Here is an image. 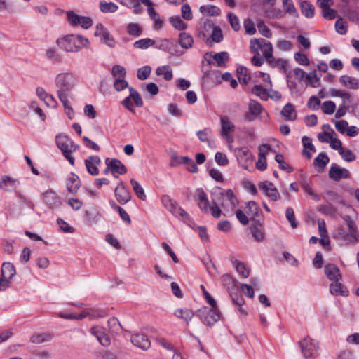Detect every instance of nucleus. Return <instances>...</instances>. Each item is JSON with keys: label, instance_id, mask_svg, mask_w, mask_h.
Segmentation results:
<instances>
[{"label": "nucleus", "instance_id": "f257e3e1", "mask_svg": "<svg viewBox=\"0 0 359 359\" xmlns=\"http://www.w3.org/2000/svg\"><path fill=\"white\" fill-rule=\"evenodd\" d=\"M55 83L58 88L57 95L64 107L67 108V99L72 97L71 90L76 83V79L70 72L58 74L55 79Z\"/></svg>", "mask_w": 359, "mask_h": 359}, {"label": "nucleus", "instance_id": "f03ea898", "mask_svg": "<svg viewBox=\"0 0 359 359\" xmlns=\"http://www.w3.org/2000/svg\"><path fill=\"white\" fill-rule=\"evenodd\" d=\"M56 144L60 149L64 157L72 165H74V158L72 154L79 149V146L68 136L65 135H58L56 136Z\"/></svg>", "mask_w": 359, "mask_h": 359}, {"label": "nucleus", "instance_id": "7ed1b4c3", "mask_svg": "<svg viewBox=\"0 0 359 359\" xmlns=\"http://www.w3.org/2000/svg\"><path fill=\"white\" fill-rule=\"evenodd\" d=\"M59 46L67 52H76L82 47H87L89 41L79 35H69L57 40Z\"/></svg>", "mask_w": 359, "mask_h": 359}, {"label": "nucleus", "instance_id": "20e7f679", "mask_svg": "<svg viewBox=\"0 0 359 359\" xmlns=\"http://www.w3.org/2000/svg\"><path fill=\"white\" fill-rule=\"evenodd\" d=\"M220 311L217 307L203 306L196 312V316L208 326H212L220 319Z\"/></svg>", "mask_w": 359, "mask_h": 359}, {"label": "nucleus", "instance_id": "39448f33", "mask_svg": "<svg viewBox=\"0 0 359 359\" xmlns=\"http://www.w3.org/2000/svg\"><path fill=\"white\" fill-rule=\"evenodd\" d=\"M261 50L263 57L269 61L273 56V46L271 42L264 39H252L250 41V50L252 53L259 55V50Z\"/></svg>", "mask_w": 359, "mask_h": 359}, {"label": "nucleus", "instance_id": "423d86ee", "mask_svg": "<svg viewBox=\"0 0 359 359\" xmlns=\"http://www.w3.org/2000/svg\"><path fill=\"white\" fill-rule=\"evenodd\" d=\"M299 346L305 358L313 359L318 355V342L310 337H306L299 342Z\"/></svg>", "mask_w": 359, "mask_h": 359}, {"label": "nucleus", "instance_id": "0eeeda50", "mask_svg": "<svg viewBox=\"0 0 359 359\" xmlns=\"http://www.w3.org/2000/svg\"><path fill=\"white\" fill-rule=\"evenodd\" d=\"M259 189L272 201H276L280 198V195L274 184L269 181L261 182L258 184Z\"/></svg>", "mask_w": 359, "mask_h": 359}, {"label": "nucleus", "instance_id": "6e6552de", "mask_svg": "<svg viewBox=\"0 0 359 359\" xmlns=\"http://www.w3.org/2000/svg\"><path fill=\"white\" fill-rule=\"evenodd\" d=\"M95 36L100 37L101 42L105 43L108 46L111 48L115 46L114 39L110 35L108 30L102 25V24L99 23L97 25Z\"/></svg>", "mask_w": 359, "mask_h": 359}, {"label": "nucleus", "instance_id": "1a4fd4ad", "mask_svg": "<svg viewBox=\"0 0 359 359\" xmlns=\"http://www.w3.org/2000/svg\"><path fill=\"white\" fill-rule=\"evenodd\" d=\"M114 194L117 201L124 205L131 199V194L123 182L118 183L114 190Z\"/></svg>", "mask_w": 359, "mask_h": 359}, {"label": "nucleus", "instance_id": "9d476101", "mask_svg": "<svg viewBox=\"0 0 359 359\" xmlns=\"http://www.w3.org/2000/svg\"><path fill=\"white\" fill-rule=\"evenodd\" d=\"M246 212L250 217V220L252 222H256L257 220L264 221L262 215V212L258 204L254 201H249L246 205Z\"/></svg>", "mask_w": 359, "mask_h": 359}, {"label": "nucleus", "instance_id": "9b49d317", "mask_svg": "<svg viewBox=\"0 0 359 359\" xmlns=\"http://www.w3.org/2000/svg\"><path fill=\"white\" fill-rule=\"evenodd\" d=\"M106 165L111 168V173L114 177H118V175H123L127 172L126 167L117 158L105 160Z\"/></svg>", "mask_w": 359, "mask_h": 359}, {"label": "nucleus", "instance_id": "f8f14e48", "mask_svg": "<svg viewBox=\"0 0 359 359\" xmlns=\"http://www.w3.org/2000/svg\"><path fill=\"white\" fill-rule=\"evenodd\" d=\"M194 199L198 203V206L201 211L208 213L210 209V202L208 196L203 189H197L194 195Z\"/></svg>", "mask_w": 359, "mask_h": 359}, {"label": "nucleus", "instance_id": "ddd939ff", "mask_svg": "<svg viewBox=\"0 0 359 359\" xmlns=\"http://www.w3.org/2000/svg\"><path fill=\"white\" fill-rule=\"evenodd\" d=\"M329 177L332 180L339 182L342 178H349L350 172L348 170L341 168L336 163H333L329 171Z\"/></svg>", "mask_w": 359, "mask_h": 359}, {"label": "nucleus", "instance_id": "4468645a", "mask_svg": "<svg viewBox=\"0 0 359 359\" xmlns=\"http://www.w3.org/2000/svg\"><path fill=\"white\" fill-rule=\"evenodd\" d=\"M248 108L249 111L245 115L248 121H253L256 117L261 114L263 110L261 104L253 100L250 101Z\"/></svg>", "mask_w": 359, "mask_h": 359}, {"label": "nucleus", "instance_id": "2eb2a0df", "mask_svg": "<svg viewBox=\"0 0 359 359\" xmlns=\"http://www.w3.org/2000/svg\"><path fill=\"white\" fill-rule=\"evenodd\" d=\"M220 120H221V124H222L221 135H222V137L224 139H226V140L228 142H233V139L229 135V133L233 131L234 128H235L234 124L232 122H231L228 119V118H226L225 116H222L220 117Z\"/></svg>", "mask_w": 359, "mask_h": 359}, {"label": "nucleus", "instance_id": "dca6fc26", "mask_svg": "<svg viewBox=\"0 0 359 359\" xmlns=\"http://www.w3.org/2000/svg\"><path fill=\"white\" fill-rule=\"evenodd\" d=\"M90 332L97 338V341L100 343L101 345L104 346H108L110 344V338L105 333L102 327L97 326L93 327L90 329Z\"/></svg>", "mask_w": 359, "mask_h": 359}, {"label": "nucleus", "instance_id": "f3484780", "mask_svg": "<svg viewBox=\"0 0 359 359\" xmlns=\"http://www.w3.org/2000/svg\"><path fill=\"white\" fill-rule=\"evenodd\" d=\"M43 199L50 208H56L61 205L60 197L53 190H48L43 193Z\"/></svg>", "mask_w": 359, "mask_h": 359}, {"label": "nucleus", "instance_id": "a211bd4d", "mask_svg": "<svg viewBox=\"0 0 359 359\" xmlns=\"http://www.w3.org/2000/svg\"><path fill=\"white\" fill-rule=\"evenodd\" d=\"M100 162L101 160L98 156H90L84 161L88 172L93 176L99 174V170L97 166Z\"/></svg>", "mask_w": 359, "mask_h": 359}, {"label": "nucleus", "instance_id": "6ab92c4d", "mask_svg": "<svg viewBox=\"0 0 359 359\" xmlns=\"http://www.w3.org/2000/svg\"><path fill=\"white\" fill-rule=\"evenodd\" d=\"M19 184L18 180L4 175L0 180V189L5 191H12L17 188Z\"/></svg>", "mask_w": 359, "mask_h": 359}, {"label": "nucleus", "instance_id": "aec40b11", "mask_svg": "<svg viewBox=\"0 0 359 359\" xmlns=\"http://www.w3.org/2000/svg\"><path fill=\"white\" fill-rule=\"evenodd\" d=\"M131 342L135 346L143 350H147L151 346V342L147 337L142 334H133L131 337Z\"/></svg>", "mask_w": 359, "mask_h": 359}, {"label": "nucleus", "instance_id": "412c9836", "mask_svg": "<svg viewBox=\"0 0 359 359\" xmlns=\"http://www.w3.org/2000/svg\"><path fill=\"white\" fill-rule=\"evenodd\" d=\"M324 136H327L330 140V147L332 149L334 150H340L342 147V143L340 140L337 138H334L332 137V135L328 132H323L322 133H319L318 135V139L321 142H328V140L327 138H324Z\"/></svg>", "mask_w": 359, "mask_h": 359}, {"label": "nucleus", "instance_id": "4be33fe9", "mask_svg": "<svg viewBox=\"0 0 359 359\" xmlns=\"http://www.w3.org/2000/svg\"><path fill=\"white\" fill-rule=\"evenodd\" d=\"M235 290L236 292H234L233 290L229 292L231 297L232 302L233 304L238 306V310L241 313L246 315L247 311H245V309L243 308V305L245 303V300L243 297V295L241 292L238 290L237 288H235Z\"/></svg>", "mask_w": 359, "mask_h": 359}, {"label": "nucleus", "instance_id": "5701e85b", "mask_svg": "<svg viewBox=\"0 0 359 359\" xmlns=\"http://www.w3.org/2000/svg\"><path fill=\"white\" fill-rule=\"evenodd\" d=\"M325 273L330 280L339 281L341 279L339 269L334 264L329 263L325 266Z\"/></svg>", "mask_w": 359, "mask_h": 359}, {"label": "nucleus", "instance_id": "b1692460", "mask_svg": "<svg viewBox=\"0 0 359 359\" xmlns=\"http://www.w3.org/2000/svg\"><path fill=\"white\" fill-rule=\"evenodd\" d=\"M213 27V29L211 34V39L213 42L219 43L223 40V34L220 27L214 26V24L211 20H206L204 22V28Z\"/></svg>", "mask_w": 359, "mask_h": 359}, {"label": "nucleus", "instance_id": "393cba45", "mask_svg": "<svg viewBox=\"0 0 359 359\" xmlns=\"http://www.w3.org/2000/svg\"><path fill=\"white\" fill-rule=\"evenodd\" d=\"M66 186L69 193H76L81 186L79 177L73 172H71L70 176L67 179Z\"/></svg>", "mask_w": 359, "mask_h": 359}, {"label": "nucleus", "instance_id": "a878e982", "mask_svg": "<svg viewBox=\"0 0 359 359\" xmlns=\"http://www.w3.org/2000/svg\"><path fill=\"white\" fill-rule=\"evenodd\" d=\"M262 220H257L256 222H253L250 226V232L254 238L260 242L264 239V230L262 228L263 224Z\"/></svg>", "mask_w": 359, "mask_h": 359}, {"label": "nucleus", "instance_id": "bb28decb", "mask_svg": "<svg viewBox=\"0 0 359 359\" xmlns=\"http://www.w3.org/2000/svg\"><path fill=\"white\" fill-rule=\"evenodd\" d=\"M339 82L344 86L350 89H359V79L348 75H342L339 77Z\"/></svg>", "mask_w": 359, "mask_h": 359}, {"label": "nucleus", "instance_id": "cd10ccee", "mask_svg": "<svg viewBox=\"0 0 359 359\" xmlns=\"http://www.w3.org/2000/svg\"><path fill=\"white\" fill-rule=\"evenodd\" d=\"M330 292L332 294L337 296L348 297L349 294V291L347 288L338 281H335L330 285Z\"/></svg>", "mask_w": 359, "mask_h": 359}, {"label": "nucleus", "instance_id": "c85d7f7f", "mask_svg": "<svg viewBox=\"0 0 359 359\" xmlns=\"http://www.w3.org/2000/svg\"><path fill=\"white\" fill-rule=\"evenodd\" d=\"M263 149H266V151H269L271 150V147L267 144H264L259 147V159L256 163V168L262 171L266 170L267 168L266 157L262 151Z\"/></svg>", "mask_w": 359, "mask_h": 359}, {"label": "nucleus", "instance_id": "c756f323", "mask_svg": "<svg viewBox=\"0 0 359 359\" xmlns=\"http://www.w3.org/2000/svg\"><path fill=\"white\" fill-rule=\"evenodd\" d=\"M178 43L182 48L189 49L193 46L194 39L189 33L180 32L179 34Z\"/></svg>", "mask_w": 359, "mask_h": 359}, {"label": "nucleus", "instance_id": "7c9ffc66", "mask_svg": "<svg viewBox=\"0 0 359 359\" xmlns=\"http://www.w3.org/2000/svg\"><path fill=\"white\" fill-rule=\"evenodd\" d=\"M280 114L285 117L286 120L291 121L296 120L297 117L294 106L290 102L285 105Z\"/></svg>", "mask_w": 359, "mask_h": 359}, {"label": "nucleus", "instance_id": "2f4dec72", "mask_svg": "<svg viewBox=\"0 0 359 359\" xmlns=\"http://www.w3.org/2000/svg\"><path fill=\"white\" fill-rule=\"evenodd\" d=\"M121 5L128 8H133L135 14H139L142 12V7L140 4V0H116Z\"/></svg>", "mask_w": 359, "mask_h": 359}, {"label": "nucleus", "instance_id": "473e14b6", "mask_svg": "<svg viewBox=\"0 0 359 359\" xmlns=\"http://www.w3.org/2000/svg\"><path fill=\"white\" fill-rule=\"evenodd\" d=\"M1 276L12 278L16 273L15 266L10 262H4L1 266Z\"/></svg>", "mask_w": 359, "mask_h": 359}, {"label": "nucleus", "instance_id": "72a5a7b5", "mask_svg": "<svg viewBox=\"0 0 359 359\" xmlns=\"http://www.w3.org/2000/svg\"><path fill=\"white\" fill-rule=\"evenodd\" d=\"M175 316L184 319L189 325V321L194 317L195 313L189 309H178L175 311Z\"/></svg>", "mask_w": 359, "mask_h": 359}, {"label": "nucleus", "instance_id": "f704fd0d", "mask_svg": "<svg viewBox=\"0 0 359 359\" xmlns=\"http://www.w3.org/2000/svg\"><path fill=\"white\" fill-rule=\"evenodd\" d=\"M271 67H278L283 72L287 73L288 70V62L285 60L276 59L273 57L271 59H269L267 62Z\"/></svg>", "mask_w": 359, "mask_h": 359}, {"label": "nucleus", "instance_id": "c9c22d12", "mask_svg": "<svg viewBox=\"0 0 359 359\" xmlns=\"http://www.w3.org/2000/svg\"><path fill=\"white\" fill-rule=\"evenodd\" d=\"M302 13L308 18L314 15V6L308 1H303L300 5Z\"/></svg>", "mask_w": 359, "mask_h": 359}, {"label": "nucleus", "instance_id": "e433bc0d", "mask_svg": "<svg viewBox=\"0 0 359 359\" xmlns=\"http://www.w3.org/2000/svg\"><path fill=\"white\" fill-rule=\"evenodd\" d=\"M329 162L330 158L325 153L321 152L313 160V165L320 168V171H322Z\"/></svg>", "mask_w": 359, "mask_h": 359}, {"label": "nucleus", "instance_id": "4c0bfd02", "mask_svg": "<svg viewBox=\"0 0 359 359\" xmlns=\"http://www.w3.org/2000/svg\"><path fill=\"white\" fill-rule=\"evenodd\" d=\"M202 13H207L209 16H218L220 14V9L214 5H203L199 8Z\"/></svg>", "mask_w": 359, "mask_h": 359}, {"label": "nucleus", "instance_id": "58836bf2", "mask_svg": "<svg viewBox=\"0 0 359 359\" xmlns=\"http://www.w3.org/2000/svg\"><path fill=\"white\" fill-rule=\"evenodd\" d=\"M236 74L241 83L247 84L250 80L248 69L245 67H239L236 70Z\"/></svg>", "mask_w": 359, "mask_h": 359}, {"label": "nucleus", "instance_id": "ea45409f", "mask_svg": "<svg viewBox=\"0 0 359 359\" xmlns=\"http://www.w3.org/2000/svg\"><path fill=\"white\" fill-rule=\"evenodd\" d=\"M156 43V41L149 38L142 39L136 41L133 43V47L138 49H147L151 46H154Z\"/></svg>", "mask_w": 359, "mask_h": 359}, {"label": "nucleus", "instance_id": "a19ab883", "mask_svg": "<svg viewBox=\"0 0 359 359\" xmlns=\"http://www.w3.org/2000/svg\"><path fill=\"white\" fill-rule=\"evenodd\" d=\"M169 22L177 30H185L188 27L187 23L184 22L178 15L170 17Z\"/></svg>", "mask_w": 359, "mask_h": 359}, {"label": "nucleus", "instance_id": "79ce46f5", "mask_svg": "<svg viewBox=\"0 0 359 359\" xmlns=\"http://www.w3.org/2000/svg\"><path fill=\"white\" fill-rule=\"evenodd\" d=\"M156 74L158 76L163 75L166 81H170L173 78L172 72L168 65L158 67L156 69Z\"/></svg>", "mask_w": 359, "mask_h": 359}, {"label": "nucleus", "instance_id": "37998d69", "mask_svg": "<svg viewBox=\"0 0 359 359\" xmlns=\"http://www.w3.org/2000/svg\"><path fill=\"white\" fill-rule=\"evenodd\" d=\"M127 33L133 36L138 37L142 34V28L137 23L130 22L127 25Z\"/></svg>", "mask_w": 359, "mask_h": 359}, {"label": "nucleus", "instance_id": "c03bdc74", "mask_svg": "<svg viewBox=\"0 0 359 359\" xmlns=\"http://www.w3.org/2000/svg\"><path fill=\"white\" fill-rule=\"evenodd\" d=\"M337 232L341 238L344 241H347L351 243H354L358 241L357 235L355 233H352L351 231L346 233L344 229L341 226L338 227Z\"/></svg>", "mask_w": 359, "mask_h": 359}, {"label": "nucleus", "instance_id": "a18cd8bd", "mask_svg": "<svg viewBox=\"0 0 359 359\" xmlns=\"http://www.w3.org/2000/svg\"><path fill=\"white\" fill-rule=\"evenodd\" d=\"M133 191L135 193L136 196L140 199V200H145L146 199V195L144 193V189L142 187V186L134 179H131L130 181Z\"/></svg>", "mask_w": 359, "mask_h": 359}, {"label": "nucleus", "instance_id": "49530a36", "mask_svg": "<svg viewBox=\"0 0 359 359\" xmlns=\"http://www.w3.org/2000/svg\"><path fill=\"white\" fill-rule=\"evenodd\" d=\"M276 161L279 164V168L282 170H285L288 173L292 172L294 169L290 166L285 161L284 156L281 154H277L275 156Z\"/></svg>", "mask_w": 359, "mask_h": 359}, {"label": "nucleus", "instance_id": "de8ad7c7", "mask_svg": "<svg viewBox=\"0 0 359 359\" xmlns=\"http://www.w3.org/2000/svg\"><path fill=\"white\" fill-rule=\"evenodd\" d=\"M237 272L243 278H248L250 275V269L242 262L235 260L233 262Z\"/></svg>", "mask_w": 359, "mask_h": 359}, {"label": "nucleus", "instance_id": "09e8293b", "mask_svg": "<svg viewBox=\"0 0 359 359\" xmlns=\"http://www.w3.org/2000/svg\"><path fill=\"white\" fill-rule=\"evenodd\" d=\"M107 325H108L109 330L111 332L118 333L122 329L118 320L115 317L110 318L108 320Z\"/></svg>", "mask_w": 359, "mask_h": 359}, {"label": "nucleus", "instance_id": "8fccbe9b", "mask_svg": "<svg viewBox=\"0 0 359 359\" xmlns=\"http://www.w3.org/2000/svg\"><path fill=\"white\" fill-rule=\"evenodd\" d=\"M100 8L103 13H114L117 11L118 6L113 2L100 1Z\"/></svg>", "mask_w": 359, "mask_h": 359}, {"label": "nucleus", "instance_id": "3c124183", "mask_svg": "<svg viewBox=\"0 0 359 359\" xmlns=\"http://www.w3.org/2000/svg\"><path fill=\"white\" fill-rule=\"evenodd\" d=\"M214 60L216 61L218 67L225 65V63L229 60V54L226 51L215 53L213 55Z\"/></svg>", "mask_w": 359, "mask_h": 359}, {"label": "nucleus", "instance_id": "603ef678", "mask_svg": "<svg viewBox=\"0 0 359 359\" xmlns=\"http://www.w3.org/2000/svg\"><path fill=\"white\" fill-rule=\"evenodd\" d=\"M148 13L151 19L155 22V27L161 29L163 26V21L160 19V15L156 12L154 7L148 8Z\"/></svg>", "mask_w": 359, "mask_h": 359}, {"label": "nucleus", "instance_id": "864d4df0", "mask_svg": "<svg viewBox=\"0 0 359 359\" xmlns=\"http://www.w3.org/2000/svg\"><path fill=\"white\" fill-rule=\"evenodd\" d=\"M284 10L290 15L298 16V13L292 0H283Z\"/></svg>", "mask_w": 359, "mask_h": 359}, {"label": "nucleus", "instance_id": "5fc2aeb1", "mask_svg": "<svg viewBox=\"0 0 359 359\" xmlns=\"http://www.w3.org/2000/svg\"><path fill=\"white\" fill-rule=\"evenodd\" d=\"M111 74L117 79H123L126 75V69L119 65H115L112 67Z\"/></svg>", "mask_w": 359, "mask_h": 359}, {"label": "nucleus", "instance_id": "6e6d98bb", "mask_svg": "<svg viewBox=\"0 0 359 359\" xmlns=\"http://www.w3.org/2000/svg\"><path fill=\"white\" fill-rule=\"evenodd\" d=\"M128 90L130 93V97H132V100L134 101L135 104L138 107H141L143 106V100L140 95V93L135 90L133 87H128Z\"/></svg>", "mask_w": 359, "mask_h": 359}, {"label": "nucleus", "instance_id": "4d7b16f0", "mask_svg": "<svg viewBox=\"0 0 359 359\" xmlns=\"http://www.w3.org/2000/svg\"><path fill=\"white\" fill-rule=\"evenodd\" d=\"M151 72V67L149 65H145L137 69V76L140 80H145L149 76Z\"/></svg>", "mask_w": 359, "mask_h": 359}, {"label": "nucleus", "instance_id": "13d9d810", "mask_svg": "<svg viewBox=\"0 0 359 359\" xmlns=\"http://www.w3.org/2000/svg\"><path fill=\"white\" fill-rule=\"evenodd\" d=\"M252 93L260 97L262 99L266 100L269 96L267 91L262 85H255L251 90Z\"/></svg>", "mask_w": 359, "mask_h": 359}, {"label": "nucleus", "instance_id": "bf43d9fd", "mask_svg": "<svg viewBox=\"0 0 359 359\" xmlns=\"http://www.w3.org/2000/svg\"><path fill=\"white\" fill-rule=\"evenodd\" d=\"M339 154L346 161L351 162L355 159V155L351 149L341 148Z\"/></svg>", "mask_w": 359, "mask_h": 359}, {"label": "nucleus", "instance_id": "052dcab7", "mask_svg": "<svg viewBox=\"0 0 359 359\" xmlns=\"http://www.w3.org/2000/svg\"><path fill=\"white\" fill-rule=\"evenodd\" d=\"M285 215L287 220L290 223L291 227L292 229H295L298 226V223L296 222L295 215L294 213V210L292 208L288 207L286 209Z\"/></svg>", "mask_w": 359, "mask_h": 359}, {"label": "nucleus", "instance_id": "680f3d73", "mask_svg": "<svg viewBox=\"0 0 359 359\" xmlns=\"http://www.w3.org/2000/svg\"><path fill=\"white\" fill-rule=\"evenodd\" d=\"M301 187L308 194H309L312 198L314 199L318 200L319 197L318 196L315 194L311 188V184L306 180H302L300 182Z\"/></svg>", "mask_w": 359, "mask_h": 359}, {"label": "nucleus", "instance_id": "e2e57ef3", "mask_svg": "<svg viewBox=\"0 0 359 359\" xmlns=\"http://www.w3.org/2000/svg\"><path fill=\"white\" fill-rule=\"evenodd\" d=\"M189 161H190V158L188 156H172L170 165L171 167H175L177 165L187 164Z\"/></svg>", "mask_w": 359, "mask_h": 359}, {"label": "nucleus", "instance_id": "0e129e2a", "mask_svg": "<svg viewBox=\"0 0 359 359\" xmlns=\"http://www.w3.org/2000/svg\"><path fill=\"white\" fill-rule=\"evenodd\" d=\"M237 158L240 161H248L252 159V154L247 148L240 149L237 152Z\"/></svg>", "mask_w": 359, "mask_h": 359}, {"label": "nucleus", "instance_id": "69168bd1", "mask_svg": "<svg viewBox=\"0 0 359 359\" xmlns=\"http://www.w3.org/2000/svg\"><path fill=\"white\" fill-rule=\"evenodd\" d=\"M336 109L335 103L332 101H325L322 104V110L325 114H332Z\"/></svg>", "mask_w": 359, "mask_h": 359}, {"label": "nucleus", "instance_id": "338daca9", "mask_svg": "<svg viewBox=\"0 0 359 359\" xmlns=\"http://www.w3.org/2000/svg\"><path fill=\"white\" fill-rule=\"evenodd\" d=\"M335 29L337 33L345 34L347 32V22L342 18H339L335 22Z\"/></svg>", "mask_w": 359, "mask_h": 359}, {"label": "nucleus", "instance_id": "774afa93", "mask_svg": "<svg viewBox=\"0 0 359 359\" xmlns=\"http://www.w3.org/2000/svg\"><path fill=\"white\" fill-rule=\"evenodd\" d=\"M228 20L229 23L231 24L232 29L234 31L237 32L240 29L241 25L239 19L236 15H234L233 13H229L228 14Z\"/></svg>", "mask_w": 359, "mask_h": 359}]
</instances>
